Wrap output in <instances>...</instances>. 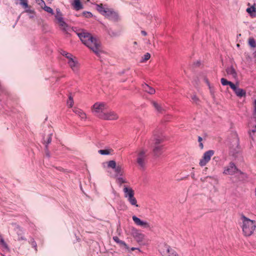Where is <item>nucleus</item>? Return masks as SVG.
I'll use <instances>...</instances> for the list:
<instances>
[{
  "mask_svg": "<svg viewBox=\"0 0 256 256\" xmlns=\"http://www.w3.org/2000/svg\"><path fill=\"white\" fill-rule=\"evenodd\" d=\"M78 36L84 44L91 49L96 55L102 52V48L100 42L91 34L82 30L77 33Z\"/></svg>",
  "mask_w": 256,
  "mask_h": 256,
  "instance_id": "1",
  "label": "nucleus"
},
{
  "mask_svg": "<svg viewBox=\"0 0 256 256\" xmlns=\"http://www.w3.org/2000/svg\"><path fill=\"white\" fill-rule=\"evenodd\" d=\"M96 10L110 20L118 21V15L116 12L112 9L104 7L102 4H97Z\"/></svg>",
  "mask_w": 256,
  "mask_h": 256,
  "instance_id": "2",
  "label": "nucleus"
},
{
  "mask_svg": "<svg viewBox=\"0 0 256 256\" xmlns=\"http://www.w3.org/2000/svg\"><path fill=\"white\" fill-rule=\"evenodd\" d=\"M242 232L246 236H251L256 229L254 222L252 220L244 216H242Z\"/></svg>",
  "mask_w": 256,
  "mask_h": 256,
  "instance_id": "3",
  "label": "nucleus"
},
{
  "mask_svg": "<svg viewBox=\"0 0 256 256\" xmlns=\"http://www.w3.org/2000/svg\"><path fill=\"white\" fill-rule=\"evenodd\" d=\"M147 150L142 148L136 151V162L140 166V168L144 169L147 158Z\"/></svg>",
  "mask_w": 256,
  "mask_h": 256,
  "instance_id": "4",
  "label": "nucleus"
},
{
  "mask_svg": "<svg viewBox=\"0 0 256 256\" xmlns=\"http://www.w3.org/2000/svg\"><path fill=\"white\" fill-rule=\"evenodd\" d=\"M124 197L127 198L128 202L134 206L138 207L139 206L137 204V200L134 196V190L130 187L124 186Z\"/></svg>",
  "mask_w": 256,
  "mask_h": 256,
  "instance_id": "5",
  "label": "nucleus"
},
{
  "mask_svg": "<svg viewBox=\"0 0 256 256\" xmlns=\"http://www.w3.org/2000/svg\"><path fill=\"white\" fill-rule=\"evenodd\" d=\"M108 106L106 104L96 102L92 107V111L96 116L100 118V116L104 114Z\"/></svg>",
  "mask_w": 256,
  "mask_h": 256,
  "instance_id": "6",
  "label": "nucleus"
},
{
  "mask_svg": "<svg viewBox=\"0 0 256 256\" xmlns=\"http://www.w3.org/2000/svg\"><path fill=\"white\" fill-rule=\"evenodd\" d=\"M56 14L55 15L56 23L60 26V28L64 32H67L70 29V27L64 22L62 14L59 9H56Z\"/></svg>",
  "mask_w": 256,
  "mask_h": 256,
  "instance_id": "7",
  "label": "nucleus"
},
{
  "mask_svg": "<svg viewBox=\"0 0 256 256\" xmlns=\"http://www.w3.org/2000/svg\"><path fill=\"white\" fill-rule=\"evenodd\" d=\"M223 173L225 174L228 175L236 174V176L244 175V174L240 170H238L235 164L232 162H230L228 166L224 168Z\"/></svg>",
  "mask_w": 256,
  "mask_h": 256,
  "instance_id": "8",
  "label": "nucleus"
},
{
  "mask_svg": "<svg viewBox=\"0 0 256 256\" xmlns=\"http://www.w3.org/2000/svg\"><path fill=\"white\" fill-rule=\"evenodd\" d=\"M164 140V137L163 134L158 132L154 133L153 136L148 140V144L152 146H158Z\"/></svg>",
  "mask_w": 256,
  "mask_h": 256,
  "instance_id": "9",
  "label": "nucleus"
},
{
  "mask_svg": "<svg viewBox=\"0 0 256 256\" xmlns=\"http://www.w3.org/2000/svg\"><path fill=\"white\" fill-rule=\"evenodd\" d=\"M108 166L114 170L116 177L122 176L124 174V170L122 166L120 164H116L114 160H110L108 162Z\"/></svg>",
  "mask_w": 256,
  "mask_h": 256,
  "instance_id": "10",
  "label": "nucleus"
},
{
  "mask_svg": "<svg viewBox=\"0 0 256 256\" xmlns=\"http://www.w3.org/2000/svg\"><path fill=\"white\" fill-rule=\"evenodd\" d=\"M118 118V114L114 112L106 109L104 114L100 116V119L106 120H114Z\"/></svg>",
  "mask_w": 256,
  "mask_h": 256,
  "instance_id": "11",
  "label": "nucleus"
},
{
  "mask_svg": "<svg viewBox=\"0 0 256 256\" xmlns=\"http://www.w3.org/2000/svg\"><path fill=\"white\" fill-rule=\"evenodd\" d=\"M132 234L136 240V241L140 245H144V235L142 234L140 231L136 228H133L132 232Z\"/></svg>",
  "mask_w": 256,
  "mask_h": 256,
  "instance_id": "12",
  "label": "nucleus"
},
{
  "mask_svg": "<svg viewBox=\"0 0 256 256\" xmlns=\"http://www.w3.org/2000/svg\"><path fill=\"white\" fill-rule=\"evenodd\" d=\"M161 253L164 256H178V253L167 244H164L161 248Z\"/></svg>",
  "mask_w": 256,
  "mask_h": 256,
  "instance_id": "13",
  "label": "nucleus"
},
{
  "mask_svg": "<svg viewBox=\"0 0 256 256\" xmlns=\"http://www.w3.org/2000/svg\"><path fill=\"white\" fill-rule=\"evenodd\" d=\"M214 151L212 150H209L205 152L201 160H200L199 164L201 166H204L210 160L211 157L214 154Z\"/></svg>",
  "mask_w": 256,
  "mask_h": 256,
  "instance_id": "14",
  "label": "nucleus"
},
{
  "mask_svg": "<svg viewBox=\"0 0 256 256\" xmlns=\"http://www.w3.org/2000/svg\"><path fill=\"white\" fill-rule=\"evenodd\" d=\"M68 63L75 74H77L79 70L80 64L75 57H72L68 61Z\"/></svg>",
  "mask_w": 256,
  "mask_h": 256,
  "instance_id": "15",
  "label": "nucleus"
},
{
  "mask_svg": "<svg viewBox=\"0 0 256 256\" xmlns=\"http://www.w3.org/2000/svg\"><path fill=\"white\" fill-rule=\"evenodd\" d=\"M232 89L236 95L239 98H245L246 96V91L239 87V83L234 84Z\"/></svg>",
  "mask_w": 256,
  "mask_h": 256,
  "instance_id": "16",
  "label": "nucleus"
},
{
  "mask_svg": "<svg viewBox=\"0 0 256 256\" xmlns=\"http://www.w3.org/2000/svg\"><path fill=\"white\" fill-rule=\"evenodd\" d=\"M132 218L134 223L138 226L144 228H149L150 226V224L148 222L142 220L135 216H132Z\"/></svg>",
  "mask_w": 256,
  "mask_h": 256,
  "instance_id": "17",
  "label": "nucleus"
},
{
  "mask_svg": "<svg viewBox=\"0 0 256 256\" xmlns=\"http://www.w3.org/2000/svg\"><path fill=\"white\" fill-rule=\"evenodd\" d=\"M153 146V152L154 154L156 156H159L162 153V145H158V146Z\"/></svg>",
  "mask_w": 256,
  "mask_h": 256,
  "instance_id": "18",
  "label": "nucleus"
},
{
  "mask_svg": "<svg viewBox=\"0 0 256 256\" xmlns=\"http://www.w3.org/2000/svg\"><path fill=\"white\" fill-rule=\"evenodd\" d=\"M72 6L76 10H78L83 8L82 4H81L80 0H74L72 4Z\"/></svg>",
  "mask_w": 256,
  "mask_h": 256,
  "instance_id": "19",
  "label": "nucleus"
},
{
  "mask_svg": "<svg viewBox=\"0 0 256 256\" xmlns=\"http://www.w3.org/2000/svg\"><path fill=\"white\" fill-rule=\"evenodd\" d=\"M152 104L155 109L160 113H162L164 111V109L162 106L155 101H152Z\"/></svg>",
  "mask_w": 256,
  "mask_h": 256,
  "instance_id": "20",
  "label": "nucleus"
},
{
  "mask_svg": "<svg viewBox=\"0 0 256 256\" xmlns=\"http://www.w3.org/2000/svg\"><path fill=\"white\" fill-rule=\"evenodd\" d=\"M226 72L228 74L232 75L234 78H237V73L232 66L226 69Z\"/></svg>",
  "mask_w": 256,
  "mask_h": 256,
  "instance_id": "21",
  "label": "nucleus"
},
{
  "mask_svg": "<svg viewBox=\"0 0 256 256\" xmlns=\"http://www.w3.org/2000/svg\"><path fill=\"white\" fill-rule=\"evenodd\" d=\"M73 112L79 116L82 119H86V114L80 109L74 108L73 110Z\"/></svg>",
  "mask_w": 256,
  "mask_h": 256,
  "instance_id": "22",
  "label": "nucleus"
},
{
  "mask_svg": "<svg viewBox=\"0 0 256 256\" xmlns=\"http://www.w3.org/2000/svg\"><path fill=\"white\" fill-rule=\"evenodd\" d=\"M142 88H143V89L146 92H148V94H152L155 93V92H156L154 88L146 84H142Z\"/></svg>",
  "mask_w": 256,
  "mask_h": 256,
  "instance_id": "23",
  "label": "nucleus"
},
{
  "mask_svg": "<svg viewBox=\"0 0 256 256\" xmlns=\"http://www.w3.org/2000/svg\"><path fill=\"white\" fill-rule=\"evenodd\" d=\"M220 82L223 86L229 85L231 88L234 84V83L230 81H228L224 78H222L220 80Z\"/></svg>",
  "mask_w": 256,
  "mask_h": 256,
  "instance_id": "24",
  "label": "nucleus"
},
{
  "mask_svg": "<svg viewBox=\"0 0 256 256\" xmlns=\"http://www.w3.org/2000/svg\"><path fill=\"white\" fill-rule=\"evenodd\" d=\"M113 152L112 149H106V150H100L98 151V152L102 155H108L111 154Z\"/></svg>",
  "mask_w": 256,
  "mask_h": 256,
  "instance_id": "25",
  "label": "nucleus"
},
{
  "mask_svg": "<svg viewBox=\"0 0 256 256\" xmlns=\"http://www.w3.org/2000/svg\"><path fill=\"white\" fill-rule=\"evenodd\" d=\"M108 34L110 37H116L118 36V32H114L111 29H106V30Z\"/></svg>",
  "mask_w": 256,
  "mask_h": 256,
  "instance_id": "26",
  "label": "nucleus"
},
{
  "mask_svg": "<svg viewBox=\"0 0 256 256\" xmlns=\"http://www.w3.org/2000/svg\"><path fill=\"white\" fill-rule=\"evenodd\" d=\"M116 182L120 186L122 184L126 183L127 182L126 180L124 179V178L120 177V176L118 177H116Z\"/></svg>",
  "mask_w": 256,
  "mask_h": 256,
  "instance_id": "27",
  "label": "nucleus"
},
{
  "mask_svg": "<svg viewBox=\"0 0 256 256\" xmlns=\"http://www.w3.org/2000/svg\"><path fill=\"white\" fill-rule=\"evenodd\" d=\"M248 44L252 48H255L256 46V41L253 38H250L248 39Z\"/></svg>",
  "mask_w": 256,
  "mask_h": 256,
  "instance_id": "28",
  "label": "nucleus"
},
{
  "mask_svg": "<svg viewBox=\"0 0 256 256\" xmlns=\"http://www.w3.org/2000/svg\"><path fill=\"white\" fill-rule=\"evenodd\" d=\"M61 54L62 56H65L68 58V60L69 59H70V58H72V57H73L72 55L71 54L68 53V52H65V51H62L61 52Z\"/></svg>",
  "mask_w": 256,
  "mask_h": 256,
  "instance_id": "29",
  "label": "nucleus"
},
{
  "mask_svg": "<svg viewBox=\"0 0 256 256\" xmlns=\"http://www.w3.org/2000/svg\"><path fill=\"white\" fill-rule=\"evenodd\" d=\"M67 104L70 108H72L74 104V100L71 96H70L68 98V100L67 101Z\"/></svg>",
  "mask_w": 256,
  "mask_h": 256,
  "instance_id": "30",
  "label": "nucleus"
},
{
  "mask_svg": "<svg viewBox=\"0 0 256 256\" xmlns=\"http://www.w3.org/2000/svg\"><path fill=\"white\" fill-rule=\"evenodd\" d=\"M42 8L45 11H46V12H48V13H50L52 14H54V11H53L52 9V8H50V7L46 6V5H45Z\"/></svg>",
  "mask_w": 256,
  "mask_h": 256,
  "instance_id": "31",
  "label": "nucleus"
},
{
  "mask_svg": "<svg viewBox=\"0 0 256 256\" xmlns=\"http://www.w3.org/2000/svg\"><path fill=\"white\" fill-rule=\"evenodd\" d=\"M52 134H50L48 135V140H44V144H45V146L46 144H47L48 146V144L51 142Z\"/></svg>",
  "mask_w": 256,
  "mask_h": 256,
  "instance_id": "32",
  "label": "nucleus"
},
{
  "mask_svg": "<svg viewBox=\"0 0 256 256\" xmlns=\"http://www.w3.org/2000/svg\"><path fill=\"white\" fill-rule=\"evenodd\" d=\"M191 98L194 102L196 103V104H198L199 103L200 100L196 95L193 94Z\"/></svg>",
  "mask_w": 256,
  "mask_h": 256,
  "instance_id": "33",
  "label": "nucleus"
},
{
  "mask_svg": "<svg viewBox=\"0 0 256 256\" xmlns=\"http://www.w3.org/2000/svg\"><path fill=\"white\" fill-rule=\"evenodd\" d=\"M150 58V54L147 52L146 53L144 57H143V58H142V62H145V61H146L148 60Z\"/></svg>",
  "mask_w": 256,
  "mask_h": 256,
  "instance_id": "34",
  "label": "nucleus"
},
{
  "mask_svg": "<svg viewBox=\"0 0 256 256\" xmlns=\"http://www.w3.org/2000/svg\"><path fill=\"white\" fill-rule=\"evenodd\" d=\"M45 154L48 158H50V152L48 150V146L47 144L45 146Z\"/></svg>",
  "mask_w": 256,
  "mask_h": 256,
  "instance_id": "35",
  "label": "nucleus"
},
{
  "mask_svg": "<svg viewBox=\"0 0 256 256\" xmlns=\"http://www.w3.org/2000/svg\"><path fill=\"white\" fill-rule=\"evenodd\" d=\"M254 118H255L256 120V116H254ZM256 132V125L254 126V127L251 130L249 131L248 133H249L250 136L252 138V132L254 133Z\"/></svg>",
  "mask_w": 256,
  "mask_h": 256,
  "instance_id": "36",
  "label": "nucleus"
},
{
  "mask_svg": "<svg viewBox=\"0 0 256 256\" xmlns=\"http://www.w3.org/2000/svg\"><path fill=\"white\" fill-rule=\"evenodd\" d=\"M120 244L123 246H124V248L127 250L128 251H130V248L122 240L121 242H120Z\"/></svg>",
  "mask_w": 256,
  "mask_h": 256,
  "instance_id": "37",
  "label": "nucleus"
},
{
  "mask_svg": "<svg viewBox=\"0 0 256 256\" xmlns=\"http://www.w3.org/2000/svg\"><path fill=\"white\" fill-rule=\"evenodd\" d=\"M37 3L40 4L42 8L46 5L44 2L43 0H36Z\"/></svg>",
  "mask_w": 256,
  "mask_h": 256,
  "instance_id": "38",
  "label": "nucleus"
},
{
  "mask_svg": "<svg viewBox=\"0 0 256 256\" xmlns=\"http://www.w3.org/2000/svg\"><path fill=\"white\" fill-rule=\"evenodd\" d=\"M255 11V8L253 6L248 8L246 9V12L249 14H252Z\"/></svg>",
  "mask_w": 256,
  "mask_h": 256,
  "instance_id": "39",
  "label": "nucleus"
},
{
  "mask_svg": "<svg viewBox=\"0 0 256 256\" xmlns=\"http://www.w3.org/2000/svg\"><path fill=\"white\" fill-rule=\"evenodd\" d=\"M0 242L4 248H7V245L4 242V240L0 236Z\"/></svg>",
  "mask_w": 256,
  "mask_h": 256,
  "instance_id": "40",
  "label": "nucleus"
},
{
  "mask_svg": "<svg viewBox=\"0 0 256 256\" xmlns=\"http://www.w3.org/2000/svg\"><path fill=\"white\" fill-rule=\"evenodd\" d=\"M83 14L84 15H85L87 17V18H90V17L92 16V14L90 12H84Z\"/></svg>",
  "mask_w": 256,
  "mask_h": 256,
  "instance_id": "41",
  "label": "nucleus"
},
{
  "mask_svg": "<svg viewBox=\"0 0 256 256\" xmlns=\"http://www.w3.org/2000/svg\"><path fill=\"white\" fill-rule=\"evenodd\" d=\"M113 240L116 242L118 244H120V242H121V240L119 239V238L118 236H114Z\"/></svg>",
  "mask_w": 256,
  "mask_h": 256,
  "instance_id": "42",
  "label": "nucleus"
},
{
  "mask_svg": "<svg viewBox=\"0 0 256 256\" xmlns=\"http://www.w3.org/2000/svg\"><path fill=\"white\" fill-rule=\"evenodd\" d=\"M134 250H138L139 252H141L139 248H134V247H132V248H130V251L129 252H130V250L134 251Z\"/></svg>",
  "mask_w": 256,
  "mask_h": 256,
  "instance_id": "43",
  "label": "nucleus"
},
{
  "mask_svg": "<svg viewBox=\"0 0 256 256\" xmlns=\"http://www.w3.org/2000/svg\"><path fill=\"white\" fill-rule=\"evenodd\" d=\"M32 244L34 248H35L36 250H37L36 248V242L32 240Z\"/></svg>",
  "mask_w": 256,
  "mask_h": 256,
  "instance_id": "44",
  "label": "nucleus"
},
{
  "mask_svg": "<svg viewBox=\"0 0 256 256\" xmlns=\"http://www.w3.org/2000/svg\"><path fill=\"white\" fill-rule=\"evenodd\" d=\"M204 81L206 82L208 84V85L209 86V88H210V82L206 78H204Z\"/></svg>",
  "mask_w": 256,
  "mask_h": 256,
  "instance_id": "45",
  "label": "nucleus"
},
{
  "mask_svg": "<svg viewBox=\"0 0 256 256\" xmlns=\"http://www.w3.org/2000/svg\"><path fill=\"white\" fill-rule=\"evenodd\" d=\"M141 32H142V35H144V36H146V34H147L146 32H145V31H144V30H142V31Z\"/></svg>",
  "mask_w": 256,
  "mask_h": 256,
  "instance_id": "46",
  "label": "nucleus"
},
{
  "mask_svg": "<svg viewBox=\"0 0 256 256\" xmlns=\"http://www.w3.org/2000/svg\"><path fill=\"white\" fill-rule=\"evenodd\" d=\"M202 138L200 136H198V141L199 142H202Z\"/></svg>",
  "mask_w": 256,
  "mask_h": 256,
  "instance_id": "47",
  "label": "nucleus"
},
{
  "mask_svg": "<svg viewBox=\"0 0 256 256\" xmlns=\"http://www.w3.org/2000/svg\"><path fill=\"white\" fill-rule=\"evenodd\" d=\"M26 12L32 13L34 12V11L31 10H26Z\"/></svg>",
  "mask_w": 256,
  "mask_h": 256,
  "instance_id": "48",
  "label": "nucleus"
},
{
  "mask_svg": "<svg viewBox=\"0 0 256 256\" xmlns=\"http://www.w3.org/2000/svg\"><path fill=\"white\" fill-rule=\"evenodd\" d=\"M200 147L201 149H202L204 148V145L202 142H200Z\"/></svg>",
  "mask_w": 256,
  "mask_h": 256,
  "instance_id": "49",
  "label": "nucleus"
},
{
  "mask_svg": "<svg viewBox=\"0 0 256 256\" xmlns=\"http://www.w3.org/2000/svg\"><path fill=\"white\" fill-rule=\"evenodd\" d=\"M254 112H255L256 114V100L254 101Z\"/></svg>",
  "mask_w": 256,
  "mask_h": 256,
  "instance_id": "50",
  "label": "nucleus"
},
{
  "mask_svg": "<svg viewBox=\"0 0 256 256\" xmlns=\"http://www.w3.org/2000/svg\"><path fill=\"white\" fill-rule=\"evenodd\" d=\"M134 44H137V42H134Z\"/></svg>",
  "mask_w": 256,
  "mask_h": 256,
  "instance_id": "51",
  "label": "nucleus"
},
{
  "mask_svg": "<svg viewBox=\"0 0 256 256\" xmlns=\"http://www.w3.org/2000/svg\"><path fill=\"white\" fill-rule=\"evenodd\" d=\"M237 46H240V44H237Z\"/></svg>",
  "mask_w": 256,
  "mask_h": 256,
  "instance_id": "52",
  "label": "nucleus"
},
{
  "mask_svg": "<svg viewBox=\"0 0 256 256\" xmlns=\"http://www.w3.org/2000/svg\"><path fill=\"white\" fill-rule=\"evenodd\" d=\"M88 1H90V0H88Z\"/></svg>",
  "mask_w": 256,
  "mask_h": 256,
  "instance_id": "53",
  "label": "nucleus"
}]
</instances>
